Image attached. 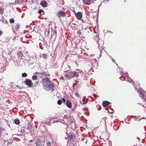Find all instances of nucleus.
<instances>
[{
    "instance_id": "54",
    "label": "nucleus",
    "mask_w": 146,
    "mask_h": 146,
    "mask_svg": "<svg viewBox=\"0 0 146 146\" xmlns=\"http://www.w3.org/2000/svg\"><path fill=\"white\" fill-rule=\"evenodd\" d=\"M84 54L85 56H87L88 55V54L86 53H85Z\"/></svg>"
},
{
    "instance_id": "44",
    "label": "nucleus",
    "mask_w": 146,
    "mask_h": 146,
    "mask_svg": "<svg viewBox=\"0 0 146 146\" xmlns=\"http://www.w3.org/2000/svg\"><path fill=\"white\" fill-rule=\"evenodd\" d=\"M54 33H53V35H56V31H55V30H54Z\"/></svg>"
},
{
    "instance_id": "32",
    "label": "nucleus",
    "mask_w": 146,
    "mask_h": 146,
    "mask_svg": "<svg viewBox=\"0 0 146 146\" xmlns=\"http://www.w3.org/2000/svg\"><path fill=\"white\" fill-rule=\"evenodd\" d=\"M9 22L10 23H13L14 22V20L12 18L9 20Z\"/></svg>"
},
{
    "instance_id": "61",
    "label": "nucleus",
    "mask_w": 146,
    "mask_h": 146,
    "mask_svg": "<svg viewBox=\"0 0 146 146\" xmlns=\"http://www.w3.org/2000/svg\"><path fill=\"white\" fill-rule=\"evenodd\" d=\"M100 110V107H99V108H98V110Z\"/></svg>"
},
{
    "instance_id": "20",
    "label": "nucleus",
    "mask_w": 146,
    "mask_h": 146,
    "mask_svg": "<svg viewBox=\"0 0 146 146\" xmlns=\"http://www.w3.org/2000/svg\"><path fill=\"white\" fill-rule=\"evenodd\" d=\"M17 54L18 56H20L21 58H20L22 59V57L23 56V54L21 51H19L17 52Z\"/></svg>"
},
{
    "instance_id": "42",
    "label": "nucleus",
    "mask_w": 146,
    "mask_h": 146,
    "mask_svg": "<svg viewBox=\"0 0 146 146\" xmlns=\"http://www.w3.org/2000/svg\"><path fill=\"white\" fill-rule=\"evenodd\" d=\"M47 32V36H49V33H50V31L49 30V29L48 31H46Z\"/></svg>"
},
{
    "instance_id": "8",
    "label": "nucleus",
    "mask_w": 146,
    "mask_h": 146,
    "mask_svg": "<svg viewBox=\"0 0 146 146\" xmlns=\"http://www.w3.org/2000/svg\"><path fill=\"white\" fill-rule=\"evenodd\" d=\"M121 75H125L126 76L127 78H124V80L125 81H127L128 82H131V81L129 80V79H130L131 80H132V79L131 78H130L129 76H128V73H124L123 72H121L120 73Z\"/></svg>"
},
{
    "instance_id": "1",
    "label": "nucleus",
    "mask_w": 146,
    "mask_h": 146,
    "mask_svg": "<svg viewBox=\"0 0 146 146\" xmlns=\"http://www.w3.org/2000/svg\"><path fill=\"white\" fill-rule=\"evenodd\" d=\"M66 74L65 76L66 78L69 79H71L72 78L75 77L77 78L78 77L79 74L80 73V72L79 70L78 71H72L67 70L66 71Z\"/></svg>"
},
{
    "instance_id": "31",
    "label": "nucleus",
    "mask_w": 146,
    "mask_h": 146,
    "mask_svg": "<svg viewBox=\"0 0 146 146\" xmlns=\"http://www.w3.org/2000/svg\"><path fill=\"white\" fill-rule=\"evenodd\" d=\"M62 102H63V103L64 104H66V100L63 98H62Z\"/></svg>"
},
{
    "instance_id": "45",
    "label": "nucleus",
    "mask_w": 146,
    "mask_h": 146,
    "mask_svg": "<svg viewBox=\"0 0 146 146\" xmlns=\"http://www.w3.org/2000/svg\"><path fill=\"white\" fill-rule=\"evenodd\" d=\"M14 61V59H13V58L12 57H11L10 58V61Z\"/></svg>"
},
{
    "instance_id": "5",
    "label": "nucleus",
    "mask_w": 146,
    "mask_h": 146,
    "mask_svg": "<svg viewBox=\"0 0 146 146\" xmlns=\"http://www.w3.org/2000/svg\"><path fill=\"white\" fill-rule=\"evenodd\" d=\"M51 82L50 80L48 78H45L42 79V85L43 87L48 84Z\"/></svg>"
},
{
    "instance_id": "19",
    "label": "nucleus",
    "mask_w": 146,
    "mask_h": 146,
    "mask_svg": "<svg viewBox=\"0 0 146 146\" xmlns=\"http://www.w3.org/2000/svg\"><path fill=\"white\" fill-rule=\"evenodd\" d=\"M20 26V25L19 24H16L14 25L13 27V29L14 30H16V29H19Z\"/></svg>"
},
{
    "instance_id": "24",
    "label": "nucleus",
    "mask_w": 146,
    "mask_h": 146,
    "mask_svg": "<svg viewBox=\"0 0 146 146\" xmlns=\"http://www.w3.org/2000/svg\"><path fill=\"white\" fill-rule=\"evenodd\" d=\"M35 144L36 146H42L41 143L40 141H37Z\"/></svg>"
},
{
    "instance_id": "40",
    "label": "nucleus",
    "mask_w": 146,
    "mask_h": 146,
    "mask_svg": "<svg viewBox=\"0 0 146 146\" xmlns=\"http://www.w3.org/2000/svg\"><path fill=\"white\" fill-rule=\"evenodd\" d=\"M3 13V9L1 8H0V13L1 14H2Z\"/></svg>"
},
{
    "instance_id": "60",
    "label": "nucleus",
    "mask_w": 146,
    "mask_h": 146,
    "mask_svg": "<svg viewBox=\"0 0 146 146\" xmlns=\"http://www.w3.org/2000/svg\"><path fill=\"white\" fill-rule=\"evenodd\" d=\"M31 2L32 3H33L34 2L32 0H31Z\"/></svg>"
},
{
    "instance_id": "16",
    "label": "nucleus",
    "mask_w": 146,
    "mask_h": 146,
    "mask_svg": "<svg viewBox=\"0 0 146 146\" xmlns=\"http://www.w3.org/2000/svg\"><path fill=\"white\" fill-rule=\"evenodd\" d=\"M66 104L68 108H72V103L70 101L67 100L66 101Z\"/></svg>"
},
{
    "instance_id": "49",
    "label": "nucleus",
    "mask_w": 146,
    "mask_h": 146,
    "mask_svg": "<svg viewBox=\"0 0 146 146\" xmlns=\"http://www.w3.org/2000/svg\"><path fill=\"white\" fill-rule=\"evenodd\" d=\"M138 104L139 105H141V106H143L144 107V105H143V104H140L139 103H138Z\"/></svg>"
},
{
    "instance_id": "50",
    "label": "nucleus",
    "mask_w": 146,
    "mask_h": 146,
    "mask_svg": "<svg viewBox=\"0 0 146 146\" xmlns=\"http://www.w3.org/2000/svg\"><path fill=\"white\" fill-rule=\"evenodd\" d=\"M112 61L113 62V63H115V61L112 58H111Z\"/></svg>"
},
{
    "instance_id": "53",
    "label": "nucleus",
    "mask_w": 146,
    "mask_h": 146,
    "mask_svg": "<svg viewBox=\"0 0 146 146\" xmlns=\"http://www.w3.org/2000/svg\"><path fill=\"white\" fill-rule=\"evenodd\" d=\"M75 82L77 83L79 82V81L78 80H75Z\"/></svg>"
},
{
    "instance_id": "3",
    "label": "nucleus",
    "mask_w": 146,
    "mask_h": 146,
    "mask_svg": "<svg viewBox=\"0 0 146 146\" xmlns=\"http://www.w3.org/2000/svg\"><path fill=\"white\" fill-rule=\"evenodd\" d=\"M54 87V85L52 82L44 85L43 87V88L45 90L49 91L52 90Z\"/></svg>"
},
{
    "instance_id": "38",
    "label": "nucleus",
    "mask_w": 146,
    "mask_h": 146,
    "mask_svg": "<svg viewBox=\"0 0 146 146\" xmlns=\"http://www.w3.org/2000/svg\"><path fill=\"white\" fill-rule=\"evenodd\" d=\"M2 22L4 24H7L8 23V21L7 20L5 21V20L2 21Z\"/></svg>"
},
{
    "instance_id": "33",
    "label": "nucleus",
    "mask_w": 146,
    "mask_h": 146,
    "mask_svg": "<svg viewBox=\"0 0 146 146\" xmlns=\"http://www.w3.org/2000/svg\"><path fill=\"white\" fill-rule=\"evenodd\" d=\"M4 129L3 128H2V127H1L0 126V135H1V131H3Z\"/></svg>"
},
{
    "instance_id": "21",
    "label": "nucleus",
    "mask_w": 146,
    "mask_h": 146,
    "mask_svg": "<svg viewBox=\"0 0 146 146\" xmlns=\"http://www.w3.org/2000/svg\"><path fill=\"white\" fill-rule=\"evenodd\" d=\"M14 123L16 125H18L20 123V122L18 119H15Z\"/></svg>"
},
{
    "instance_id": "27",
    "label": "nucleus",
    "mask_w": 146,
    "mask_h": 146,
    "mask_svg": "<svg viewBox=\"0 0 146 146\" xmlns=\"http://www.w3.org/2000/svg\"><path fill=\"white\" fill-rule=\"evenodd\" d=\"M42 79L43 78H41L38 77L37 79V80L38 82H40L41 83H42Z\"/></svg>"
},
{
    "instance_id": "29",
    "label": "nucleus",
    "mask_w": 146,
    "mask_h": 146,
    "mask_svg": "<svg viewBox=\"0 0 146 146\" xmlns=\"http://www.w3.org/2000/svg\"><path fill=\"white\" fill-rule=\"evenodd\" d=\"M22 76L23 77H25L27 76V74L26 73L24 72L22 74Z\"/></svg>"
},
{
    "instance_id": "28",
    "label": "nucleus",
    "mask_w": 146,
    "mask_h": 146,
    "mask_svg": "<svg viewBox=\"0 0 146 146\" xmlns=\"http://www.w3.org/2000/svg\"><path fill=\"white\" fill-rule=\"evenodd\" d=\"M62 103V100H59L57 102V104L59 105H61Z\"/></svg>"
},
{
    "instance_id": "12",
    "label": "nucleus",
    "mask_w": 146,
    "mask_h": 146,
    "mask_svg": "<svg viewBox=\"0 0 146 146\" xmlns=\"http://www.w3.org/2000/svg\"><path fill=\"white\" fill-rule=\"evenodd\" d=\"M75 16L78 20H81L82 17V13L81 12H78L75 13Z\"/></svg>"
},
{
    "instance_id": "17",
    "label": "nucleus",
    "mask_w": 146,
    "mask_h": 146,
    "mask_svg": "<svg viewBox=\"0 0 146 146\" xmlns=\"http://www.w3.org/2000/svg\"><path fill=\"white\" fill-rule=\"evenodd\" d=\"M47 2L45 1H42L40 3V5L42 7H46L47 5Z\"/></svg>"
},
{
    "instance_id": "47",
    "label": "nucleus",
    "mask_w": 146,
    "mask_h": 146,
    "mask_svg": "<svg viewBox=\"0 0 146 146\" xmlns=\"http://www.w3.org/2000/svg\"><path fill=\"white\" fill-rule=\"evenodd\" d=\"M98 63H97L96 65L95 66V67H96V69H97V68H98Z\"/></svg>"
},
{
    "instance_id": "34",
    "label": "nucleus",
    "mask_w": 146,
    "mask_h": 146,
    "mask_svg": "<svg viewBox=\"0 0 146 146\" xmlns=\"http://www.w3.org/2000/svg\"><path fill=\"white\" fill-rule=\"evenodd\" d=\"M86 23H87L88 24V25H89V24H90V25H92L90 21L88 19L87 20V21L86 22Z\"/></svg>"
},
{
    "instance_id": "2",
    "label": "nucleus",
    "mask_w": 146,
    "mask_h": 146,
    "mask_svg": "<svg viewBox=\"0 0 146 146\" xmlns=\"http://www.w3.org/2000/svg\"><path fill=\"white\" fill-rule=\"evenodd\" d=\"M47 56V55L46 54H40V55L38 56L36 55L35 56V57L36 59L39 62L38 64H40V62H41L42 61L44 62L45 59L46 58Z\"/></svg>"
},
{
    "instance_id": "18",
    "label": "nucleus",
    "mask_w": 146,
    "mask_h": 146,
    "mask_svg": "<svg viewBox=\"0 0 146 146\" xmlns=\"http://www.w3.org/2000/svg\"><path fill=\"white\" fill-rule=\"evenodd\" d=\"M111 103L107 101H104L102 103V105L104 107L107 106L108 105L111 104Z\"/></svg>"
},
{
    "instance_id": "55",
    "label": "nucleus",
    "mask_w": 146,
    "mask_h": 146,
    "mask_svg": "<svg viewBox=\"0 0 146 146\" xmlns=\"http://www.w3.org/2000/svg\"><path fill=\"white\" fill-rule=\"evenodd\" d=\"M38 81H36L35 82V83L36 84H38Z\"/></svg>"
},
{
    "instance_id": "35",
    "label": "nucleus",
    "mask_w": 146,
    "mask_h": 146,
    "mask_svg": "<svg viewBox=\"0 0 146 146\" xmlns=\"http://www.w3.org/2000/svg\"><path fill=\"white\" fill-rule=\"evenodd\" d=\"M51 142L49 141H48L47 142V146H51Z\"/></svg>"
},
{
    "instance_id": "51",
    "label": "nucleus",
    "mask_w": 146,
    "mask_h": 146,
    "mask_svg": "<svg viewBox=\"0 0 146 146\" xmlns=\"http://www.w3.org/2000/svg\"><path fill=\"white\" fill-rule=\"evenodd\" d=\"M111 109L112 111H111V112H110V113H113V109H112V108H111Z\"/></svg>"
},
{
    "instance_id": "52",
    "label": "nucleus",
    "mask_w": 146,
    "mask_h": 146,
    "mask_svg": "<svg viewBox=\"0 0 146 146\" xmlns=\"http://www.w3.org/2000/svg\"><path fill=\"white\" fill-rule=\"evenodd\" d=\"M15 39V37H13L12 38L13 40H14Z\"/></svg>"
},
{
    "instance_id": "14",
    "label": "nucleus",
    "mask_w": 146,
    "mask_h": 146,
    "mask_svg": "<svg viewBox=\"0 0 146 146\" xmlns=\"http://www.w3.org/2000/svg\"><path fill=\"white\" fill-rule=\"evenodd\" d=\"M91 2L94 3V0H83V3L86 5H90Z\"/></svg>"
},
{
    "instance_id": "46",
    "label": "nucleus",
    "mask_w": 146,
    "mask_h": 146,
    "mask_svg": "<svg viewBox=\"0 0 146 146\" xmlns=\"http://www.w3.org/2000/svg\"><path fill=\"white\" fill-rule=\"evenodd\" d=\"M132 84H133V85L134 86V85H135V82L133 81L132 80Z\"/></svg>"
},
{
    "instance_id": "6",
    "label": "nucleus",
    "mask_w": 146,
    "mask_h": 146,
    "mask_svg": "<svg viewBox=\"0 0 146 146\" xmlns=\"http://www.w3.org/2000/svg\"><path fill=\"white\" fill-rule=\"evenodd\" d=\"M66 134L70 140L74 141L75 139V134L73 133H68L67 132Z\"/></svg>"
},
{
    "instance_id": "25",
    "label": "nucleus",
    "mask_w": 146,
    "mask_h": 146,
    "mask_svg": "<svg viewBox=\"0 0 146 146\" xmlns=\"http://www.w3.org/2000/svg\"><path fill=\"white\" fill-rule=\"evenodd\" d=\"M38 77L36 75H33L32 77V79L33 80H35L37 79V78Z\"/></svg>"
},
{
    "instance_id": "4",
    "label": "nucleus",
    "mask_w": 146,
    "mask_h": 146,
    "mask_svg": "<svg viewBox=\"0 0 146 146\" xmlns=\"http://www.w3.org/2000/svg\"><path fill=\"white\" fill-rule=\"evenodd\" d=\"M138 89V88H136L135 90L137 91V92H139ZM139 94H140L139 96L142 97L144 100H145L146 98V92L142 88H139Z\"/></svg>"
},
{
    "instance_id": "23",
    "label": "nucleus",
    "mask_w": 146,
    "mask_h": 146,
    "mask_svg": "<svg viewBox=\"0 0 146 146\" xmlns=\"http://www.w3.org/2000/svg\"><path fill=\"white\" fill-rule=\"evenodd\" d=\"M92 13V12H89V11H85L86 15L87 16H90V15Z\"/></svg>"
},
{
    "instance_id": "37",
    "label": "nucleus",
    "mask_w": 146,
    "mask_h": 146,
    "mask_svg": "<svg viewBox=\"0 0 146 146\" xmlns=\"http://www.w3.org/2000/svg\"><path fill=\"white\" fill-rule=\"evenodd\" d=\"M31 124H29V126L27 127V129H29V130H30V129L31 128Z\"/></svg>"
},
{
    "instance_id": "63",
    "label": "nucleus",
    "mask_w": 146,
    "mask_h": 146,
    "mask_svg": "<svg viewBox=\"0 0 146 146\" xmlns=\"http://www.w3.org/2000/svg\"><path fill=\"white\" fill-rule=\"evenodd\" d=\"M94 97H95V99H97V97H96V96H95Z\"/></svg>"
},
{
    "instance_id": "39",
    "label": "nucleus",
    "mask_w": 146,
    "mask_h": 146,
    "mask_svg": "<svg viewBox=\"0 0 146 146\" xmlns=\"http://www.w3.org/2000/svg\"><path fill=\"white\" fill-rule=\"evenodd\" d=\"M1 18L0 19V20H1V21H4V20H5V19H4V17L2 16H1Z\"/></svg>"
},
{
    "instance_id": "56",
    "label": "nucleus",
    "mask_w": 146,
    "mask_h": 146,
    "mask_svg": "<svg viewBox=\"0 0 146 146\" xmlns=\"http://www.w3.org/2000/svg\"><path fill=\"white\" fill-rule=\"evenodd\" d=\"M93 69H91L90 70V71H92V72H94L93 71Z\"/></svg>"
},
{
    "instance_id": "30",
    "label": "nucleus",
    "mask_w": 146,
    "mask_h": 146,
    "mask_svg": "<svg viewBox=\"0 0 146 146\" xmlns=\"http://www.w3.org/2000/svg\"><path fill=\"white\" fill-rule=\"evenodd\" d=\"M140 117V116L139 115L137 116H135L134 117V118L135 120L136 121L138 119H139Z\"/></svg>"
},
{
    "instance_id": "58",
    "label": "nucleus",
    "mask_w": 146,
    "mask_h": 146,
    "mask_svg": "<svg viewBox=\"0 0 146 146\" xmlns=\"http://www.w3.org/2000/svg\"><path fill=\"white\" fill-rule=\"evenodd\" d=\"M137 139L139 140H140V138L139 137H137Z\"/></svg>"
},
{
    "instance_id": "22",
    "label": "nucleus",
    "mask_w": 146,
    "mask_h": 146,
    "mask_svg": "<svg viewBox=\"0 0 146 146\" xmlns=\"http://www.w3.org/2000/svg\"><path fill=\"white\" fill-rule=\"evenodd\" d=\"M24 1V0H17L16 1V2L17 4H22Z\"/></svg>"
},
{
    "instance_id": "62",
    "label": "nucleus",
    "mask_w": 146,
    "mask_h": 146,
    "mask_svg": "<svg viewBox=\"0 0 146 146\" xmlns=\"http://www.w3.org/2000/svg\"><path fill=\"white\" fill-rule=\"evenodd\" d=\"M118 68H119L121 70V69H121H121H122V68H120V67H119V66H118Z\"/></svg>"
},
{
    "instance_id": "13",
    "label": "nucleus",
    "mask_w": 146,
    "mask_h": 146,
    "mask_svg": "<svg viewBox=\"0 0 146 146\" xmlns=\"http://www.w3.org/2000/svg\"><path fill=\"white\" fill-rule=\"evenodd\" d=\"M31 37V36L28 37L27 36H25V37H24L23 38L22 40L23 41V42L29 44V40L28 39H27Z\"/></svg>"
},
{
    "instance_id": "59",
    "label": "nucleus",
    "mask_w": 146,
    "mask_h": 146,
    "mask_svg": "<svg viewBox=\"0 0 146 146\" xmlns=\"http://www.w3.org/2000/svg\"><path fill=\"white\" fill-rule=\"evenodd\" d=\"M33 141V140H31L30 141V142H32Z\"/></svg>"
},
{
    "instance_id": "15",
    "label": "nucleus",
    "mask_w": 146,
    "mask_h": 146,
    "mask_svg": "<svg viewBox=\"0 0 146 146\" xmlns=\"http://www.w3.org/2000/svg\"><path fill=\"white\" fill-rule=\"evenodd\" d=\"M88 87L89 88L91 91L94 93L95 91L96 86L93 85H91L90 86H88Z\"/></svg>"
},
{
    "instance_id": "11",
    "label": "nucleus",
    "mask_w": 146,
    "mask_h": 146,
    "mask_svg": "<svg viewBox=\"0 0 146 146\" xmlns=\"http://www.w3.org/2000/svg\"><path fill=\"white\" fill-rule=\"evenodd\" d=\"M94 39L96 40V42L97 43L99 46H98V48L99 49H100V38H99V35L98 34L97 35V34L96 35V38H94Z\"/></svg>"
},
{
    "instance_id": "57",
    "label": "nucleus",
    "mask_w": 146,
    "mask_h": 146,
    "mask_svg": "<svg viewBox=\"0 0 146 146\" xmlns=\"http://www.w3.org/2000/svg\"><path fill=\"white\" fill-rule=\"evenodd\" d=\"M100 55H99V56L98 58V60H99V58H100Z\"/></svg>"
},
{
    "instance_id": "64",
    "label": "nucleus",
    "mask_w": 146,
    "mask_h": 146,
    "mask_svg": "<svg viewBox=\"0 0 146 146\" xmlns=\"http://www.w3.org/2000/svg\"><path fill=\"white\" fill-rule=\"evenodd\" d=\"M9 144H10V142H8L7 143V145H9Z\"/></svg>"
},
{
    "instance_id": "10",
    "label": "nucleus",
    "mask_w": 146,
    "mask_h": 146,
    "mask_svg": "<svg viewBox=\"0 0 146 146\" xmlns=\"http://www.w3.org/2000/svg\"><path fill=\"white\" fill-rule=\"evenodd\" d=\"M35 59V56H31L29 58V59L28 60V63H29V64L32 65L34 63Z\"/></svg>"
},
{
    "instance_id": "43",
    "label": "nucleus",
    "mask_w": 146,
    "mask_h": 146,
    "mask_svg": "<svg viewBox=\"0 0 146 146\" xmlns=\"http://www.w3.org/2000/svg\"><path fill=\"white\" fill-rule=\"evenodd\" d=\"M35 74H36V75L38 77H39V73H38V72H36L34 73Z\"/></svg>"
},
{
    "instance_id": "7",
    "label": "nucleus",
    "mask_w": 146,
    "mask_h": 146,
    "mask_svg": "<svg viewBox=\"0 0 146 146\" xmlns=\"http://www.w3.org/2000/svg\"><path fill=\"white\" fill-rule=\"evenodd\" d=\"M24 83L30 87H31L33 85L32 80L29 79H26L24 81Z\"/></svg>"
},
{
    "instance_id": "41",
    "label": "nucleus",
    "mask_w": 146,
    "mask_h": 146,
    "mask_svg": "<svg viewBox=\"0 0 146 146\" xmlns=\"http://www.w3.org/2000/svg\"><path fill=\"white\" fill-rule=\"evenodd\" d=\"M42 11V10L40 9L38 11V12L39 14H41Z\"/></svg>"
},
{
    "instance_id": "48",
    "label": "nucleus",
    "mask_w": 146,
    "mask_h": 146,
    "mask_svg": "<svg viewBox=\"0 0 146 146\" xmlns=\"http://www.w3.org/2000/svg\"><path fill=\"white\" fill-rule=\"evenodd\" d=\"M2 32L0 30V36H1L2 34Z\"/></svg>"
},
{
    "instance_id": "36",
    "label": "nucleus",
    "mask_w": 146,
    "mask_h": 146,
    "mask_svg": "<svg viewBox=\"0 0 146 146\" xmlns=\"http://www.w3.org/2000/svg\"><path fill=\"white\" fill-rule=\"evenodd\" d=\"M80 104H85L86 103L85 102L84 100H82V101H80Z\"/></svg>"
},
{
    "instance_id": "9",
    "label": "nucleus",
    "mask_w": 146,
    "mask_h": 146,
    "mask_svg": "<svg viewBox=\"0 0 146 146\" xmlns=\"http://www.w3.org/2000/svg\"><path fill=\"white\" fill-rule=\"evenodd\" d=\"M66 15V13L64 11H60L58 12L57 13V16L58 17L60 18L61 17H65Z\"/></svg>"
},
{
    "instance_id": "26",
    "label": "nucleus",
    "mask_w": 146,
    "mask_h": 146,
    "mask_svg": "<svg viewBox=\"0 0 146 146\" xmlns=\"http://www.w3.org/2000/svg\"><path fill=\"white\" fill-rule=\"evenodd\" d=\"M88 20V17H86L85 19H81V20L82 21V22L83 23H86V22Z\"/></svg>"
}]
</instances>
